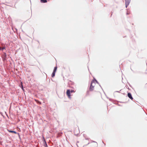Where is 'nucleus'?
Here are the masks:
<instances>
[{
	"instance_id": "2eb2a0df",
	"label": "nucleus",
	"mask_w": 147,
	"mask_h": 147,
	"mask_svg": "<svg viewBox=\"0 0 147 147\" xmlns=\"http://www.w3.org/2000/svg\"><path fill=\"white\" fill-rule=\"evenodd\" d=\"M89 144V142H88L87 143V144Z\"/></svg>"
},
{
	"instance_id": "f8f14e48",
	"label": "nucleus",
	"mask_w": 147,
	"mask_h": 147,
	"mask_svg": "<svg viewBox=\"0 0 147 147\" xmlns=\"http://www.w3.org/2000/svg\"><path fill=\"white\" fill-rule=\"evenodd\" d=\"M22 88L23 90H24V89H23V86H22Z\"/></svg>"
},
{
	"instance_id": "7ed1b4c3",
	"label": "nucleus",
	"mask_w": 147,
	"mask_h": 147,
	"mask_svg": "<svg viewBox=\"0 0 147 147\" xmlns=\"http://www.w3.org/2000/svg\"><path fill=\"white\" fill-rule=\"evenodd\" d=\"M125 6L127 8L128 6L129 5L130 2V0H125Z\"/></svg>"
},
{
	"instance_id": "f257e3e1",
	"label": "nucleus",
	"mask_w": 147,
	"mask_h": 147,
	"mask_svg": "<svg viewBox=\"0 0 147 147\" xmlns=\"http://www.w3.org/2000/svg\"><path fill=\"white\" fill-rule=\"evenodd\" d=\"M96 80H93L91 83V84L90 88V90L91 91H93L94 89V87H96Z\"/></svg>"
},
{
	"instance_id": "1a4fd4ad",
	"label": "nucleus",
	"mask_w": 147,
	"mask_h": 147,
	"mask_svg": "<svg viewBox=\"0 0 147 147\" xmlns=\"http://www.w3.org/2000/svg\"><path fill=\"white\" fill-rule=\"evenodd\" d=\"M35 100L37 103L39 104H41V102H40L38 100Z\"/></svg>"
},
{
	"instance_id": "39448f33",
	"label": "nucleus",
	"mask_w": 147,
	"mask_h": 147,
	"mask_svg": "<svg viewBox=\"0 0 147 147\" xmlns=\"http://www.w3.org/2000/svg\"><path fill=\"white\" fill-rule=\"evenodd\" d=\"M8 131H9V132H10L13 133H14L15 134H17V132L16 131H11V130H8Z\"/></svg>"
},
{
	"instance_id": "9d476101",
	"label": "nucleus",
	"mask_w": 147,
	"mask_h": 147,
	"mask_svg": "<svg viewBox=\"0 0 147 147\" xmlns=\"http://www.w3.org/2000/svg\"><path fill=\"white\" fill-rule=\"evenodd\" d=\"M5 49V47H3L2 48H1V50H3L4 49Z\"/></svg>"
},
{
	"instance_id": "4468645a",
	"label": "nucleus",
	"mask_w": 147,
	"mask_h": 147,
	"mask_svg": "<svg viewBox=\"0 0 147 147\" xmlns=\"http://www.w3.org/2000/svg\"><path fill=\"white\" fill-rule=\"evenodd\" d=\"M44 141H45V143L46 144V141H45V140H44Z\"/></svg>"
},
{
	"instance_id": "423d86ee",
	"label": "nucleus",
	"mask_w": 147,
	"mask_h": 147,
	"mask_svg": "<svg viewBox=\"0 0 147 147\" xmlns=\"http://www.w3.org/2000/svg\"><path fill=\"white\" fill-rule=\"evenodd\" d=\"M40 1L42 3H45L47 2V0H40Z\"/></svg>"
},
{
	"instance_id": "ddd939ff",
	"label": "nucleus",
	"mask_w": 147,
	"mask_h": 147,
	"mask_svg": "<svg viewBox=\"0 0 147 147\" xmlns=\"http://www.w3.org/2000/svg\"><path fill=\"white\" fill-rule=\"evenodd\" d=\"M1 50V48L0 47V50Z\"/></svg>"
},
{
	"instance_id": "20e7f679",
	"label": "nucleus",
	"mask_w": 147,
	"mask_h": 147,
	"mask_svg": "<svg viewBox=\"0 0 147 147\" xmlns=\"http://www.w3.org/2000/svg\"><path fill=\"white\" fill-rule=\"evenodd\" d=\"M128 96L131 100L133 99V98L131 94L130 93H128L127 94Z\"/></svg>"
},
{
	"instance_id": "f03ea898",
	"label": "nucleus",
	"mask_w": 147,
	"mask_h": 147,
	"mask_svg": "<svg viewBox=\"0 0 147 147\" xmlns=\"http://www.w3.org/2000/svg\"><path fill=\"white\" fill-rule=\"evenodd\" d=\"M75 91L73 90H71V91L69 90H67L66 92V94L68 97L69 98H70L71 95H70V92H75Z\"/></svg>"
},
{
	"instance_id": "dca6fc26",
	"label": "nucleus",
	"mask_w": 147,
	"mask_h": 147,
	"mask_svg": "<svg viewBox=\"0 0 147 147\" xmlns=\"http://www.w3.org/2000/svg\"><path fill=\"white\" fill-rule=\"evenodd\" d=\"M95 142L96 143V145H97V143L96 142Z\"/></svg>"
},
{
	"instance_id": "9b49d317",
	"label": "nucleus",
	"mask_w": 147,
	"mask_h": 147,
	"mask_svg": "<svg viewBox=\"0 0 147 147\" xmlns=\"http://www.w3.org/2000/svg\"><path fill=\"white\" fill-rule=\"evenodd\" d=\"M130 13L129 12V13H128V12L127 13V15H128L129 13Z\"/></svg>"
},
{
	"instance_id": "6e6552de",
	"label": "nucleus",
	"mask_w": 147,
	"mask_h": 147,
	"mask_svg": "<svg viewBox=\"0 0 147 147\" xmlns=\"http://www.w3.org/2000/svg\"><path fill=\"white\" fill-rule=\"evenodd\" d=\"M55 72H53L52 74V76H51L52 77H54L55 76Z\"/></svg>"
},
{
	"instance_id": "0eeeda50",
	"label": "nucleus",
	"mask_w": 147,
	"mask_h": 147,
	"mask_svg": "<svg viewBox=\"0 0 147 147\" xmlns=\"http://www.w3.org/2000/svg\"><path fill=\"white\" fill-rule=\"evenodd\" d=\"M57 67H55L54 68V70H53V72H56V70H57Z\"/></svg>"
}]
</instances>
